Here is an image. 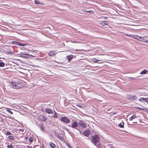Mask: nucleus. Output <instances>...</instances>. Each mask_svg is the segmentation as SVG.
I'll return each instance as SVG.
<instances>
[{
  "label": "nucleus",
  "instance_id": "1",
  "mask_svg": "<svg viewBox=\"0 0 148 148\" xmlns=\"http://www.w3.org/2000/svg\"><path fill=\"white\" fill-rule=\"evenodd\" d=\"M92 143L97 147L99 148L100 146L99 141V138L97 135H94L92 137L91 140Z\"/></svg>",
  "mask_w": 148,
  "mask_h": 148
},
{
  "label": "nucleus",
  "instance_id": "2",
  "mask_svg": "<svg viewBox=\"0 0 148 148\" xmlns=\"http://www.w3.org/2000/svg\"><path fill=\"white\" fill-rule=\"evenodd\" d=\"M10 85L12 88L14 89H19L23 87L22 83L19 82H12Z\"/></svg>",
  "mask_w": 148,
  "mask_h": 148
},
{
  "label": "nucleus",
  "instance_id": "3",
  "mask_svg": "<svg viewBox=\"0 0 148 148\" xmlns=\"http://www.w3.org/2000/svg\"><path fill=\"white\" fill-rule=\"evenodd\" d=\"M139 39H137L138 40L146 42H148V36L143 37V38L139 37Z\"/></svg>",
  "mask_w": 148,
  "mask_h": 148
},
{
  "label": "nucleus",
  "instance_id": "4",
  "mask_svg": "<svg viewBox=\"0 0 148 148\" xmlns=\"http://www.w3.org/2000/svg\"><path fill=\"white\" fill-rule=\"evenodd\" d=\"M60 120L62 121H63L67 123H69L70 122L69 119L67 117H61Z\"/></svg>",
  "mask_w": 148,
  "mask_h": 148
},
{
  "label": "nucleus",
  "instance_id": "5",
  "mask_svg": "<svg viewBox=\"0 0 148 148\" xmlns=\"http://www.w3.org/2000/svg\"><path fill=\"white\" fill-rule=\"evenodd\" d=\"M55 135L60 140H62L64 137V135L62 133H56Z\"/></svg>",
  "mask_w": 148,
  "mask_h": 148
},
{
  "label": "nucleus",
  "instance_id": "6",
  "mask_svg": "<svg viewBox=\"0 0 148 148\" xmlns=\"http://www.w3.org/2000/svg\"><path fill=\"white\" fill-rule=\"evenodd\" d=\"M126 97L128 99H132L134 100H136L137 99V97L135 95H127Z\"/></svg>",
  "mask_w": 148,
  "mask_h": 148
},
{
  "label": "nucleus",
  "instance_id": "7",
  "mask_svg": "<svg viewBox=\"0 0 148 148\" xmlns=\"http://www.w3.org/2000/svg\"><path fill=\"white\" fill-rule=\"evenodd\" d=\"M78 124L80 126L84 128H85L86 127V124L84 123L83 121L81 120L78 122Z\"/></svg>",
  "mask_w": 148,
  "mask_h": 148
},
{
  "label": "nucleus",
  "instance_id": "8",
  "mask_svg": "<svg viewBox=\"0 0 148 148\" xmlns=\"http://www.w3.org/2000/svg\"><path fill=\"white\" fill-rule=\"evenodd\" d=\"M91 133V132L89 130H84L83 132L84 135L86 136H88L90 135Z\"/></svg>",
  "mask_w": 148,
  "mask_h": 148
},
{
  "label": "nucleus",
  "instance_id": "9",
  "mask_svg": "<svg viewBox=\"0 0 148 148\" xmlns=\"http://www.w3.org/2000/svg\"><path fill=\"white\" fill-rule=\"evenodd\" d=\"M12 43L13 44L16 45L22 46H24L25 45H26V44H22L21 43L15 41H13L12 42Z\"/></svg>",
  "mask_w": 148,
  "mask_h": 148
},
{
  "label": "nucleus",
  "instance_id": "10",
  "mask_svg": "<svg viewBox=\"0 0 148 148\" xmlns=\"http://www.w3.org/2000/svg\"><path fill=\"white\" fill-rule=\"evenodd\" d=\"M38 119L39 120L41 121H45L46 120L45 117L43 115L39 116L38 117Z\"/></svg>",
  "mask_w": 148,
  "mask_h": 148
},
{
  "label": "nucleus",
  "instance_id": "11",
  "mask_svg": "<svg viewBox=\"0 0 148 148\" xmlns=\"http://www.w3.org/2000/svg\"><path fill=\"white\" fill-rule=\"evenodd\" d=\"M77 126L78 123L76 121H75L72 124L71 126V127L73 128H75Z\"/></svg>",
  "mask_w": 148,
  "mask_h": 148
},
{
  "label": "nucleus",
  "instance_id": "12",
  "mask_svg": "<svg viewBox=\"0 0 148 148\" xmlns=\"http://www.w3.org/2000/svg\"><path fill=\"white\" fill-rule=\"evenodd\" d=\"M66 58L69 62H70L71 60H72L73 58V56L72 55H70L69 56H67Z\"/></svg>",
  "mask_w": 148,
  "mask_h": 148
},
{
  "label": "nucleus",
  "instance_id": "13",
  "mask_svg": "<svg viewBox=\"0 0 148 148\" xmlns=\"http://www.w3.org/2000/svg\"><path fill=\"white\" fill-rule=\"evenodd\" d=\"M45 111L48 114H52L53 113V111L51 109L48 108L46 109Z\"/></svg>",
  "mask_w": 148,
  "mask_h": 148
},
{
  "label": "nucleus",
  "instance_id": "14",
  "mask_svg": "<svg viewBox=\"0 0 148 148\" xmlns=\"http://www.w3.org/2000/svg\"><path fill=\"white\" fill-rule=\"evenodd\" d=\"M40 127L41 128V130L44 132H45V127L43 124L41 123L39 125Z\"/></svg>",
  "mask_w": 148,
  "mask_h": 148
},
{
  "label": "nucleus",
  "instance_id": "15",
  "mask_svg": "<svg viewBox=\"0 0 148 148\" xmlns=\"http://www.w3.org/2000/svg\"><path fill=\"white\" fill-rule=\"evenodd\" d=\"M100 24L102 26L107 25H108V23L106 21H102L101 23H100Z\"/></svg>",
  "mask_w": 148,
  "mask_h": 148
},
{
  "label": "nucleus",
  "instance_id": "16",
  "mask_svg": "<svg viewBox=\"0 0 148 148\" xmlns=\"http://www.w3.org/2000/svg\"><path fill=\"white\" fill-rule=\"evenodd\" d=\"M55 52L54 51H51L49 52L48 54L50 56H53L55 55Z\"/></svg>",
  "mask_w": 148,
  "mask_h": 148
},
{
  "label": "nucleus",
  "instance_id": "17",
  "mask_svg": "<svg viewBox=\"0 0 148 148\" xmlns=\"http://www.w3.org/2000/svg\"><path fill=\"white\" fill-rule=\"evenodd\" d=\"M148 73V71L146 70H144L141 72L140 73V74H145Z\"/></svg>",
  "mask_w": 148,
  "mask_h": 148
},
{
  "label": "nucleus",
  "instance_id": "18",
  "mask_svg": "<svg viewBox=\"0 0 148 148\" xmlns=\"http://www.w3.org/2000/svg\"><path fill=\"white\" fill-rule=\"evenodd\" d=\"M20 53V55L21 57H24V56L25 55H29V54H27L25 52H22Z\"/></svg>",
  "mask_w": 148,
  "mask_h": 148
},
{
  "label": "nucleus",
  "instance_id": "19",
  "mask_svg": "<svg viewBox=\"0 0 148 148\" xmlns=\"http://www.w3.org/2000/svg\"><path fill=\"white\" fill-rule=\"evenodd\" d=\"M124 123L123 122L119 124L118 126L121 128H123L124 127Z\"/></svg>",
  "mask_w": 148,
  "mask_h": 148
},
{
  "label": "nucleus",
  "instance_id": "20",
  "mask_svg": "<svg viewBox=\"0 0 148 148\" xmlns=\"http://www.w3.org/2000/svg\"><path fill=\"white\" fill-rule=\"evenodd\" d=\"M8 138L9 139L13 140H14L15 139V138L14 137L12 136H9L8 137Z\"/></svg>",
  "mask_w": 148,
  "mask_h": 148
},
{
  "label": "nucleus",
  "instance_id": "21",
  "mask_svg": "<svg viewBox=\"0 0 148 148\" xmlns=\"http://www.w3.org/2000/svg\"><path fill=\"white\" fill-rule=\"evenodd\" d=\"M136 118V117L135 115H133L131 117L129 118V120L132 121L133 119H134Z\"/></svg>",
  "mask_w": 148,
  "mask_h": 148
},
{
  "label": "nucleus",
  "instance_id": "22",
  "mask_svg": "<svg viewBox=\"0 0 148 148\" xmlns=\"http://www.w3.org/2000/svg\"><path fill=\"white\" fill-rule=\"evenodd\" d=\"M136 108L137 109H139L140 110H147V109L145 107H143V108H140L137 107H136Z\"/></svg>",
  "mask_w": 148,
  "mask_h": 148
},
{
  "label": "nucleus",
  "instance_id": "23",
  "mask_svg": "<svg viewBox=\"0 0 148 148\" xmlns=\"http://www.w3.org/2000/svg\"><path fill=\"white\" fill-rule=\"evenodd\" d=\"M6 111L8 112H9V113H10L11 114H13V113L12 112L11 110H10L9 109H7L6 110Z\"/></svg>",
  "mask_w": 148,
  "mask_h": 148
},
{
  "label": "nucleus",
  "instance_id": "24",
  "mask_svg": "<svg viewBox=\"0 0 148 148\" xmlns=\"http://www.w3.org/2000/svg\"><path fill=\"white\" fill-rule=\"evenodd\" d=\"M5 66V64L3 62H0V67H3Z\"/></svg>",
  "mask_w": 148,
  "mask_h": 148
},
{
  "label": "nucleus",
  "instance_id": "25",
  "mask_svg": "<svg viewBox=\"0 0 148 148\" xmlns=\"http://www.w3.org/2000/svg\"><path fill=\"white\" fill-rule=\"evenodd\" d=\"M100 61H101V60H97V59H94V60H93V61L95 63H98V62Z\"/></svg>",
  "mask_w": 148,
  "mask_h": 148
},
{
  "label": "nucleus",
  "instance_id": "26",
  "mask_svg": "<svg viewBox=\"0 0 148 148\" xmlns=\"http://www.w3.org/2000/svg\"><path fill=\"white\" fill-rule=\"evenodd\" d=\"M34 3L36 4H40V2L38 1H35Z\"/></svg>",
  "mask_w": 148,
  "mask_h": 148
},
{
  "label": "nucleus",
  "instance_id": "27",
  "mask_svg": "<svg viewBox=\"0 0 148 148\" xmlns=\"http://www.w3.org/2000/svg\"><path fill=\"white\" fill-rule=\"evenodd\" d=\"M139 37L138 36H137V35H135V36H134V37H133V38H134L137 39H137H139Z\"/></svg>",
  "mask_w": 148,
  "mask_h": 148
},
{
  "label": "nucleus",
  "instance_id": "28",
  "mask_svg": "<svg viewBox=\"0 0 148 148\" xmlns=\"http://www.w3.org/2000/svg\"><path fill=\"white\" fill-rule=\"evenodd\" d=\"M57 116L56 113L55 112L53 115L52 116V117L53 118H56Z\"/></svg>",
  "mask_w": 148,
  "mask_h": 148
},
{
  "label": "nucleus",
  "instance_id": "29",
  "mask_svg": "<svg viewBox=\"0 0 148 148\" xmlns=\"http://www.w3.org/2000/svg\"><path fill=\"white\" fill-rule=\"evenodd\" d=\"M145 99V98L143 97H142L139 99V100L140 101H144Z\"/></svg>",
  "mask_w": 148,
  "mask_h": 148
},
{
  "label": "nucleus",
  "instance_id": "30",
  "mask_svg": "<svg viewBox=\"0 0 148 148\" xmlns=\"http://www.w3.org/2000/svg\"><path fill=\"white\" fill-rule=\"evenodd\" d=\"M146 102H147V103H148V98H145V99L144 100Z\"/></svg>",
  "mask_w": 148,
  "mask_h": 148
},
{
  "label": "nucleus",
  "instance_id": "31",
  "mask_svg": "<svg viewBox=\"0 0 148 148\" xmlns=\"http://www.w3.org/2000/svg\"><path fill=\"white\" fill-rule=\"evenodd\" d=\"M8 148H13V146L11 145H8Z\"/></svg>",
  "mask_w": 148,
  "mask_h": 148
},
{
  "label": "nucleus",
  "instance_id": "32",
  "mask_svg": "<svg viewBox=\"0 0 148 148\" xmlns=\"http://www.w3.org/2000/svg\"><path fill=\"white\" fill-rule=\"evenodd\" d=\"M33 138H32V137H31L29 138V140L30 142H32L33 141Z\"/></svg>",
  "mask_w": 148,
  "mask_h": 148
},
{
  "label": "nucleus",
  "instance_id": "33",
  "mask_svg": "<svg viewBox=\"0 0 148 148\" xmlns=\"http://www.w3.org/2000/svg\"><path fill=\"white\" fill-rule=\"evenodd\" d=\"M6 134L8 135H10L11 134V133L10 132H6Z\"/></svg>",
  "mask_w": 148,
  "mask_h": 148
},
{
  "label": "nucleus",
  "instance_id": "34",
  "mask_svg": "<svg viewBox=\"0 0 148 148\" xmlns=\"http://www.w3.org/2000/svg\"><path fill=\"white\" fill-rule=\"evenodd\" d=\"M8 53L11 55L13 54V53L12 52H8Z\"/></svg>",
  "mask_w": 148,
  "mask_h": 148
},
{
  "label": "nucleus",
  "instance_id": "35",
  "mask_svg": "<svg viewBox=\"0 0 148 148\" xmlns=\"http://www.w3.org/2000/svg\"><path fill=\"white\" fill-rule=\"evenodd\" d=\"M28 137H26L25 138V140H27V139H28Z\"/></svg>",
  "mask_w": 148,
  "mask_h": 148
},
{
  "label": "nucleus",
  "instance_id": "36",
  "mask_svg": "<svg viewBox=\"0 0 148 148\" xmlns=\"http://www.w3.org/2000/svg\"><path fill=\"white\" fill-rule=\"evenodd\" d=\"M27 148H32V147L31 146H27Z\"/></svg>",
  "mask_w": 148,
  "mask_h": 148
},
{
  "label": "nucleus",
  "instance_id": "37",
  "mask_svg": "<svg viewBox=\"0 0 148 148\" xmlns=\"http://www.w3.org/2000/svg\"><path fill=\"white\" fill-rule=\"evenodd\" d=\"M108 18V17H105L104 19H107Z\"/></svg>",
  "mask_w": 148,
  "mask_h": 148
},
{
  "label": "nucleus",
  "instance_id": "38",
  "mask_svg": "<svg viewBox=\"0 0 148 148\" xmlns=\"http://www.w3.org/2000/svg\"><path fill=\"white\" fill-rule=\"evenodd\" d=\"M42 148H45V147L44 146H42Z\"/></svg>",
  "mask_w": 148,
  "mask_h": 148
},
{
  "label": "nucleus",
  "instance_id": "39",
  "mask_svg": "<svg viewBox=\"0 0 148 148\" xmlns=\"http://www.w3.org/2000/svg\"><path fill=\"white\" fill-rule=\"evenodd\" d=\"M98 63H101V62H98Z\"/></svg>",
  "mask_w": 148,
  "mask_h": 148
},
{
  "label": "nucleus",
  "instance_id": "40",
  "mask_svg": "<svg viewBox=\"0 0 148 148\" xmlns=\"http://www.w3.org/2000/svg\"><path fill=\"white\" fill-rule=\"evenodd\" d=\"M90 12V11H86V12Z\"/></svg>",
  "mask_w": 148,
  "mask_h": 148
},
{
  "label": "nucleus",
  "instance_id": "41",
  "mask_svg": "<svg viewBox=\"0 0 148 148\" xmlns=\"http://www.w3.org/2000/svg\"><path fill=\"white\" fill-rule=\"evenodd\" d=\"M69 148H71V147H69Z\"/></svg>",
  "mask_w": 148,
  "mask_h": 148
}]
</instances>
